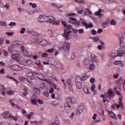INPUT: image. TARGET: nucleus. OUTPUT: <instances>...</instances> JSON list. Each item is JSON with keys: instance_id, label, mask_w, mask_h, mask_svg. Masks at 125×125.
Segmentation results:
<instances>
[{"instance_id": "nucleus-19", "label": "nucleus", "mask_w": 125, "mask_h": 125, "mask_svg": "<svg viewBox=\"0 0 125 125\" xmlns=\"http://www.w3.org/2000/svg\"><path fill=\"white\" fill-rule=\"evenodd\" d=\"M21 49L23 53L24 56H26L27 57H30V58H32V55H30L29 53H28V52L27 50H26V49H25V47L21 46Z\"/></svg>"}, {"instance_id": "nucleus-47", "label": "nucleus", "mask_w": 125, "mask_h": 125, "mask_svg": "<svg viewBox=\"0 0 125 125\" xmlns=\"http://www.w3.org/2000/svg\"><path fill=\"white\" fill-rule=\"evenodd\" d=\"M6 93L9 95H11V94H13V93H14V91L13 90H9L6 91Z\"/></svg>"}, {"instance_id": "nucleus-18", "label": "nucleus", "mask_w": 125, "mask_h": 125, "mask_svg": "<svg viewBox=\"0 0 125 125\" xmlns=\"http://www.w3.org/2000/svg\"><path fill=\"white\" fill-rule=\"evenodd\" d=\"M89 78H90V74L87 73H84L82 77L80 76V81H86Z\"/></svg>"}, {"instance_id": "nucleus-3", "label": "nucleus", "mask_w": 125, "mask_h": 125, "mask_svg": "<svg viewBox=\"0 0 125 125\" xmlns=\"http://www.w3.org/2000/svg\"><path fill=\"white\" fill-rule=\"evenodd\" d=\"M113 90L114 92H113L112 89H110L108 90L107 93H105L104 94H104H102L101 95V97L102 98H104V103H105L106 101H109L110 100H111V98H113V97H114V93H116L118 95H121V92L117 90L116 88H114Z\"/></svg>"}, {"instance_id": "nucleus-43", "label": "nucleus", "mask_w": 125, "mask_h": 125, "mask_svg": "<svg viewBox=\"0 0 125 125\" xmlns=\"http://www.w3.org/2000/svg\"><path fill=\"white\" fill-rule=\"evenodd\" d=\"M13 46H14V45H12L9 47L8 51H9V52H10V53H11V52H12V51H13V48H14Z\"/></svg>"}, {"instance_id": "nucleus-23", "label": "nucleus", "mask_w": 125, "mask_h": 125, "mask_svg": "<svg viewBox=\"0 0 125 125\" xmlns=\"http://www.w3.org/2000/svg\"><path fill=\"white\" fill-rule=\"evenodd\" d=\"M21 64L24 66H30L32 64V61L30 59L24 60L22 62Z\"/></svg>"}, {"instance_id": "nucleus-61", "label": "nucleus", "mask_w": 125, "mask_h": 125, "mask_svg": "<svg viewBox=\"0 0 125 125\" xmlns=\"http://www.w3.org/2000/svg\"><path fill=\"white\" fill-rule=\"evenodd\" d=\"M32 35L33 36H36V37H38V36H39V33H38L37 32L33 30Z\"/></svg>"}, {"instance_id": "nucleus-4", "label": "nucleus", "mask_w": 125, "mask_h": 125, "mask_svg": "<svg viewBox=\"0 0 125 125\" xmlns=\"http://www.w3.org/2000/svg\"><path fill=\"white\" fill-rule=\"evenodd\" d=\"M66 101L67 103L64 104V109L66 113H69V111L71 110V106H70L69 103H70L71 104H75L76 102L75 101V99H72V98H67L66 99Z\"/></svg>"}, {"instance_id": "nucleus-14", "label": "nucleus", "mask_w": 125, "mask_h": 125, "mask_svg": "<svg viewBox=\"0 0 125 125\" xmlns=\"http://www.w3.org/2000/svg\"><path fill=\"white\" fill-rule=\"evenodd\" d=\"M98 65V63H95L94 62H92L89 64V66L86 69H88L90 71H94L96 69V65Z\"/></svg>"}, {"instance_id": "nucleus-24", "label": "nucleus", "mask_w": 125, "mask_h": 125, "mask_svg": "<svg viewBox=\"0 0 125 125\" xmlns=\"http://www.w3.org/2000/svg\"><path fill=\"white\" fill-rule=\"evenodd\" d=\"M66 83H67L68 85V88L69 89L70 91H73V87H72V83H71V80L70 79H67L66 81Z\"/></svg>"}, {"instance_id": "nucleus-11", "label": "nucleus", "mask_w": 125, "mask_h": 125, "mask_svg": "<svg viewBox=\"0 0 125 125\" xmlns=\"http://www.w3.org/2000/svg\"><path fill=\"white\" fill-rule=\"evenodd\" d=\"M69 22L70 23H72V24H74V25H77V26H80L81 24L80 21L77 20L76 18H74L73 17L69 18Z\"/></svg>"}, {"instance_id": "nucleus-30", "label": "nucleus", "mask_w": 125, "mask_h": 125, "mask_svg": "<svg viewBox=\"0 0 125 125\" xmlns=\"http://www.w3.org/2000/svg\"><path fill=\"white\" fill-rule=\"evenodd\" d=\"M83 90L84 93H86V94H90V92L88 90V88H87V87L86 86H84L83 87Z\"/></svg>"}, {"instance_id": "nucleus-53", "label": "nucleus", "mask_w": 125, "mask_h": 125, "mask_svg": "<svg viewBox=\"0 0 125 125\" xmlns=\"http://www.w3.org/2000/svg\"><path fill=\"white\" fill-rule=\"evenodd\" d=\"M84 32V29H83V28L78 29L79 34H83Z\"/></svg>"}, {"instance_id": "nucleus-15", "label": "nucleus", "mask_w": 125, "mask_h": 125, "mask_svg": "<svg viewBox=\"0 0 125 125\" xmlns=\"http://www.w3.org/2000/svg\"><path fill=\"white\" fill-rule=\"evenodd\" d=\"M91 57V62L92 63H95V64H98V60L96 59V57H97V56H96L94 54H92L90 55Z\"/></svg>"}, {"instance_id": "nucleus-5", "label": "nucleus", "mask_w": 125, "mask_h": 125, "mask_svg": "<svg viewBox=\"0 0 125 125\" xmlns=\"http://www.w3.org/2000/svg\"><path fill=\"white\" fill-rule=\"evenodd\" d=\"M70 43L65 42L64 43L62 46H61V45L60 44L59 45L58 48L60 50H62V49H63L64 52L68 53V52H69V50H70Z\"/></svg>"}, {"instance_id": "nucleus-37", "label": "nucleus", "mask_w": 125, "mask_h": 125, "mask_svg": "<svg viewBox=\"0 0 125 125\" xmlns=\"http://www.w3.org/2000/svg\"><path fill=\"white\" fill-rule=\"evenodd\" d=\"M31 103L33 104L37 105V104H38V103H37V99H36V98H34V99H33L32 98L31 99Z\"/></svg>"}, {"instance_id": "nucleus-57", "label": "nucleus", "mask_w": 125, "mask_h": 125, "mask_svg": "<svg viewBox=\"0 0 125 125\" xmlns=\"http://www.w3.org/2000/svg\"><path fill=\"white\" fill-rule=\"evenodd\" d=\"M27 77L28 78H31L33 77V72H29L26 74Z\"/></svg>"}, {"instance_id": "nucleus-16", "label": "nucleus", "mask_w": 125, "mask_h": 125, "mask_svg": "<svg viewBox=\"0 0 125 125\" xmlns=\"http://www.w3.org/2000/svg\"><path fill=\"white\" fill-rule=\"evenodd\" d=\"M39 76H41L42 78H43L44 76L42 75H41L40 73H38L37 72H32V77L33 78H39L41 81H44L45 82H47V79L43 80V79H41L39 77Z\"/></svg>"}, {"instance_id": "nucleus-60", "label": "nucleus", "mask_w": 125, "mask_h": 125, "mask_svg": "<svg viewBox=\"0 0 125 125\" xmlns=\"http://www.w3.org/2000/svg\"><path fill=\"white\" fill-rule=\"evenodd\" d=\"M0 25H1V26H6V22L3 21H0Z\"/></svg>"}, {"instance_id": "nucleus-1", "label": "nucleus", "mask_w": 125, "mask_h": 125, "mask_svg": "<svg viewBox=\"0 0 125 125\" xmlns=\"http://www.w3.org/2000/svg\"><path fill=\"white\" fill-rule=\"evenodd\" d=\"M124 37H121L120 38V48L119 51H117V53H116L113 51H111L108 53V57L110 60H112V59H115V58L118 56L122 57L124 56V55H125V45H123L124 42Z\"/></svg>"}, {"instance_id": "nucleus-42", "label": "nucleus", "mask_w": 125, "mask_h": 125, "mask_svg": "<svg viewBox=\"0 0 125 125\" xmlns=\"http://www.w3.org/2000/svg\"><path fill=\"white\" fill-rule=\"evenodd\" d=\"M30 123L32 125H41V122L38 121H30Z\"/></svg>"}, {"instance_id": "nucleus-13", "label": "nucleus", "mask_w": 125, "mask_h": 125, "mask_svg": "<svg viewBox=\"0 0 125 125\" xmlns=\"http://www.w3.org/2000/svg\"><path fill=\"white\" fill-rule=\"evenodd\" d=\"M84 109V105L83 104H81L76 110L77 115H81L83 112Z\"/></svg>"}, {"instance_id": "nucleus-36", "label": "nucleus", "mask_w": 125, "mask_h": 125, "mask_svg": "<svg viewBox=\"0 0 125 125\" xmlns=\"http://www.w3.org/2000/svg\"><path fill=\"white\" fill-rule=\"evenodd\" d=\"M34 115V112H30L29 114H26L25 115V117L28 118V120H30L31 119V117H33Z\"/></svg>"}, {"instance_id": "nucleus-28", "label": "nucleus", "mask_w": 125, "mask_h": 125, "mask_svg": "<svg viewBox=\"0 0 125 125\" xmlns=\"http://www.w3.org/2000/svg\"><path fill=\"white\" fill-rule=\"evenodd\" d=\"M98 113L102 116V117H104V110L102 108H99L97 111Z\"/></svg>"}, {"instance_id": "nucleus-41", "label": "nucleus", "mask_w": 125, "mask_h": 125, "mask_svg": "<svg viewBox=\"0 0 125 125\" xmlns=\"http://www.w3.org/2000/svg\"><path fill=\"white\" fill-rule=\"evenodd\" d=\"M110 24L112 26H116V25H117V21L114 20H111L110 21Z\"/></svg>"}, {"instance_id": "nucleus-62", "label": "nucleus", "mask_w": 125, "mask_h": 125, "mask_svg": "<svg viewBox=\"0 0 125 125\" xmlns=\"http://www.w3.org/2000/svg\"><path fill=\"white\" fill-rule=\"evenodd\" d=\"M33 31H34V30H33L28 29V30L27 31V34H31V35H32Z\"/></svg>"}, {"instance_id": "nucleus-54", "label": "nucleus", "mask_w": 125, "mask_h": 125, "mask_svg": "<svg viewBox=\"0 0 125 125\" xmlns=\"http://www.w3.org/2000/svg\"><path fill=\"white\" fill-rule=\"evenodd\" d=\"M64 124H66V125H70L71 124V121L68 119H65L63 120Z\"/></svg>"}, {"instance_id": "nucleus-22", "label": "nucleus", "mask_w": 125, "mask_h": 125, "mask_svg": "<svg viewBox=\"0 0 125 125\" xmlns=\"http://www.w3.org/2000/svg\"><path fill=\"white\" fill-rule=\"evenodd\" d=\"M84 67L85 68V69L87 68V67H88L89 65L90 64V60L89 59L86 58L83 60V62Z\"/></svg>"}, {"instance_id": "nucleus-45", "label": "nucleus", "mask_w": 125, "mask_h": 125, "mask_svg": "<svg viewBox=\"0 0 125 125\" xmlns=\"http://www.w3.org/2000/svg\"><path fill=\"white\" fill-rule=\"evenodd\" d=\"M47 33L48 35H49V36H50V37H53V32L52 30H48Z\"/></svg>"}, {"instance_id": "nucleus-9", "label": "nucleus", "mask_w": 125, "mask_h": 125, "mask_svg": "<svg viewBox=\"0 0 125 125\" xmlns=\"http://www.w3.org/2000/svg\"><path fill=\"white\" fill-rule=\"evenodd\" d=\"M8 68L11 69V70H13V71H21L22 70V67L17 64L9 65Z\"/></svg>"}, {"instance_id": "nucleus-56", "label": "nucleus", "mask_w": 125, "mask_h": 125, "mask_svg": "<svg viewBox=\"0 0 125 125\" xmlns=\"http://www.w3.org/2000/svg\"><path fill=\"white\" fill-rule=\"evenodd\" d=\"M5 35H7L8 36H13V35H14V32H6L5 33Z\"/></svg>"}, {"instance_id": "nucleus-20", "label": "nucleus", "mask_w": 125, "mask_h": 125, "mask_svg": "<svg viewBox=\"0 0 125 125\" xmlns=\"http://www.w3.org/2000/svg\"><path fill=\"white\" fill-rule=\"evenodd\" d=\"M115 106H116L117 109H119V108H121L122 110H124V104H123V103L122 102V98H119V104H114Z\"/></svg>"}, {"instance_id": "nucleus-59", "label": "nucleus", "mask_w": 125, "mask_h": 125, "mask_svg": "<svg viewBox=\"0 0 125 125\" xmlns=\"http://www.w3.org/2000/svg\"><path fill=\"white\" fill-rule=\"evenodd\" d=\"M53 105H54V106H58V105H59V102L57 101H54L53 102Z\"/></svg>"}, {"instance_id": "nucleus-58", "label": "nucleus", "mask_w": 125, "mask_h": 125, "mask_svg": "<svg viewBox=\"0 0 125 125\" xmlns=\"http://www.w3.org/2000/svg\"><path fill=\"white\" fill-rule=\"evenodd\" d=\"M52 5L54 7H56L57 8H58V9H59V6H58V5L56 4L55 3H52Z\"/></svg>"}, {"instance_id": "nucleus-51", "label": "nucleus", "mask_w": 125, "mask_h": 125, "mask_svg": "<svg viewBox=\"0 0 125 125\" xmlns=\"http://www.w3.org/2000/svg\"><path fill=\"white\" fill-rule=\"evenodd\" d=\"M0 94H2V95H5V91L3 90V87H2V89L0 90Z\"/></svg>"}, {"instance_id": "nucleus-35", "label": "nucleus", "mask_w": 125, "mask_h": 125, "mask_svg": "<svg viewBox=\"0 0 125 125\" xmlns=\"http://www.w3.org/2000/svg\"><path fill=\"white\" fill-rule=\"evenodd\" d=\"M39 42H40V44H41V45H42L43 44H44V45H46V41L45 40H42V39H40Z\"/></svg>"}, {"instance_id": "nucleus-33", "label": "nucleus", "mask_w": 125, "mask_h": 125, "mask_svg": "<svg viewBox=\"0 0 125 125\" xmlns=\"http://www.w3.org/2000/svg\"><path fill=\"white\" fill-rule=\"evenodd\" d=\"M8 114H9V111H6L4 113H2L1 115H4L3 119H8Z\"/></svg>"}, {"instance_id": "nucleus-31", "label": "nucleus", "mask_w": 125, "mask_h": 125, "mask_svg": "<svg viewBox=\"0 0 125 125\" xmlns=\"http://www.w3.org/2000/svg\"><path fill=\"white\" fill-rule=\"evenodd\" d=\"M9 118L10 119H13V120H14V121H15V122H17V121H18V117H14V116H13L11 114L9 115Z\"/></svg>"}, {"instance_id": "nucleus-39", "label": "nucleus", "mask_w": 125, "mask_h": 125, "mask_svg": "<svg viewBox=\"0 0 125 125\" xmlns=\"http://www.w3.org/2000/svg\"><path fill=\"white\" fill-rule=\"evenodd\" d=\"M90 38L92 39L93 42H98V41H99V39L98 38V37H90Z\"/></svg>"}, {"instance_id": "nucleus-29", "label": "nucleus", "mask_w": 125, "mask_h": 125, "mask_svg": "<svg viewBox=\"0 0 125 125\" xmlns=\"http://www.w3.org/2000/svg\"><path fill=\"white\" fill-rule=\"evenodd\" d=\"M35 65H37V66H38V67H39L40 69H43V66L42 65L41 61H37L35 63Z\"/></svg>"}, {"instance_id": "nucleus-2", "label": "nucleus", "mask_w": 125, "mask_h": 125, "mask_svg": "<svg viewBox=\"0 0 125 125\" xmlns=\"http://www.w3.org/2000/svg\"><path fill=\"white\" fill-rule=\"evenodd\" d=\"M38 22L40 23H50L53 25H59V21H56L55 18L51 16L40 15L38 18Z\"/></svg>"}, {"instance_id": "nucleus-63", "label": "nucleus", "mask_w": 125, "mask_h": 125, "mask_svg": "<svg viewBox=\"0 0 125 125\" xmlns=\"http://www.w3.org/2000/svg\"><path fill=\"white\" fill-rule=\"evenodd\" d=\"M119 73H116L114 75L113 78L114 79H118V78H119Z\"/></svg>"}, {"instance_id": "nucleus-10", "label": "nucleus", "mask_w": 125, "mask_h": 125, "mask_svg": "<svg viewBox=\"0 0 125 125\" xmlns=\"http://www.w3.org/2000/svg\"><path fill=\"white\" fill-rule=\"evenodd\" d=\"M81 80V76H78L76 78V83L77 88L81 89L82 88V81Z\"/></svg>"}, {"instance_id": "nucleus-38", "label": "nucleus", "mask_w": 125, "mask_h": 125, "mask_svg": "<svg viewBox=\"0 0 125 125\" xmlns=\"http://www.w3.org/2000/svg\"><path fill=\"white\" fill-rule=\"evenodd\" d=\"M95 82H96L95 78H94V77H91L90 79V83L92 84H94V83H95Z\"/></svg>"}, {"instance_id": "nucleus-27", "label": "nucleus", "mask_w": 125, "mask_h": 125, "mask_svg": "<svg viewBox=\"0 0 125 125\" xmlns=\"http://www.w3.org/2000/svg\"><path fill=\"white\" fill-rule=\"evenodd\" d=\"M95 88H96V85L95 84H92L91 85V90L93 92L94 94H96Z\"/></svg>"}, {"instance_id": "nucleus-49", "label": "nucleus", "mask_w": 125, "mask_h": 125, "mask_svg": "<svg viewBox=\"0 0 125 125\" xmlns=\"http://www.w3.org/2000/svg\"><path fill=\"white\" fill-rule=\"evenodd\" d=\"M65 28L67 29L65 30H67L68 31H69V30H72V29H73V27L70 24H67Z\"/></svg>"}, {"instance_id": "nucleus-44", "label": "nucleus", "mask_w": 125, "mask_h": 125, "mask_svg": "<svg viewBox=\"0 0 125 125\" xmlns=\"http://www.w3.org/2000/svg\"><path fill=\"white\" fill-rule=\"evenodd\" d=\"M3 7L4 8H6V9H9V7H10V4L6 3V4L3 5Z\"/></svg>"}, {"instance_id": "nucleus-7", "label": "nucleus", "mask_w": 125, "mask_h": 125, "mask_svg": "<svg viewBox=\"0 0 125 125\" xmlns=\"http://www.w3.org/2000/svg\"><path fill=\"white\" fill-rule=\"evenodd\" d=\"M113 64L114 66H118L121 68L125 67V62L122 60H115L113 62Z\"/></svg>"}, {"instance_id": "nucleus-48", "label": "nucleus", "mask_w": 125, "mask_h": 125, "mask_svg": "<svg viewBox=\"0 0 125 125\" xmlns=\"http://www.w3.org/2000/svg\"><path fill=\"white\" fill-rule=\"evenodd\" d=\"M8 26H9L10 27H13V26H16V22L11 21L9 23Z\"/></svg>"}, {"instance_id": "nucleus-40", "label": "nucleus", "mask_w": 125, "mask_h": 125, "mask_svg": "<svg viewBox=\"0 0 125 125\" xmlns=\"http://www.w3.org/2000/svg\"><path fill=\"white\" fill-rule=\"evenodd\" d=\"M34 90L37 94H40L41 93V91H40V88H34Z\"/></svg>"}, {"instance_id": "nucleus-50", "label": "nucleus", "mask_w": 125, "mask_h": 125, "mask_svg": "<svg viewBox=\"0 0 125 125\" xmlns=\"http://www.w3.org/2000/svg\"><path fill=\"white\" fill-rule=\"evenodd\" d=\"M29 5H31L32 8H36L37 7V4L36 3H33L32 2H30Z\"/></svg>"}, {"instance_id": "nucleus-46", "label": "nucleus", "mask_w": 125, "mask_h": 125, "mask_svg": "<svg viewBox=\"0 0 125 125\" xmlns=\"http://www.w3.org/2000/svg\"><path fill=\"white\" fill-rule=\"evenodd\" d=\"M9 102L12 107H13V108H14L15 106H16V104H14V101H13V100H9Z\"/></svg>"}, {"instance_id": "nucleus-32", "label": "nucleus", "mask_w": 125, "mask_h": 125, "mask_svg": "<svg viewBox=\"0 0 125 125\" xmlns=\"http://www.w3.org/2000/svg\"><path fill=\"white\" fill-rule=\"evenodd\" d=\"M108 26H109V21H106L103 22V27L104 29H106Z\"/></svg>"}, {"instance_id": "nucleus-64", "label": "nucleus", "mask_w": 125, "mask_h": 125, "mask_svg": "<svg viewBox=\"0 0 125 125\" xmlns=\"http://www.w3.org/2000/svg\"><path fill=\"white\" fill-rule=\"evenodd\" d=\"M43 94L45 96H46V97H48V96H49V93L48 92H44Z\"/></svg>"}, {"instance_id": "nucleus-21", "label": "nucleus", "mask_w": 125, "mask_h": 125, "mask_svg": "<svg viewBox=\"0 0 125 125\" xmlns=\"http://www.w3.org/2000/svg\"><path fill=\"white\" fill-rule=\"evenodd\" d=\"M84 15L85 16H88V17H90L91 15H93L92 12L89 10L88 8L85 9V11L84 12Z\"/></svg>"}, {"instance_id": "nucleus-55", "label": "nucleus", "mask_w": 125, "mask_h": 125, "mask_svg": "<svg viewBox=\"0 0 125 125\" xmlns=\"http://www.w3.org/2000/svg\"><path fill=\"white\" fill-rule=\"evenodd\" d=\"M54 51V48H51V49H48L47 50V52H49V53H52Z\"/></svg>"}, {"instance_id": "nucleus-52", "label": "nucleus", "mask_w": 125, "mask_h": 125, "mask_svg": "<svg viewBox=\"0 0 125 125\" xmlns=\"http://www.w3.org/2000/svg\"><path fill=\"white\" fill-rule=\"evenodd\" d=\"M26 31V28H22L20 31V34H25V32Z\"/></svg>"}, {"instance_id": "nucleus-8", "label": "nucleus", "mask_w": 125, "mask_h": 125, "mask_svg": "<svg viewBox=\"0 0 125 125\" xmlns=\"http://www.w3.org/2000/svg\"><path fill=\"white\" fill-rule=\"evenodd\" d=\"M63 37L65 39H69L70 38H74V35H73V32L72 31L68 30H65Z\"/></svg>"}, {"instance_id": "nucleus-17", "label": "nucleus", "mask_w": 125, "mask_h": 125, "mask_svg": "<svg viewBox=\"0 0 125 125\" xmlns=\"http://www.w3.org/2000/svg\"><path fill=\"white\" fill-rule=\"evenodd\" d=\"M11 53L12 54V58L13 59H17V58H19V57H20L19 52L17 51H13Z\"/></svg>"}, {"instance_id": "nucleus-6", "label": "nucleus", "mask_w": 125, "mask_h": 125, "mask_svg": "<svg viewBox=\"0 0 125 125\" xmlns=\"http://www.w3.org/2000/svg\"><path fill=\"white\" fill-rule=\"evenodd\" d=\"M19 79L21 83H25V81H27L30 84H34L35 83H37V80L35 79H31V81H29V80L26 79L22 76L20 77Z\"/></svg>"}, {"instance_id": "nucleus-34", "label": "nucleus", "mask_w": 125, "mask_h": 125, "mask_svg": "<svg viewBox=\"0 0 125 125\" xmlns=\"http://www.w3.org/2000/svg\"><path fill=\"white\" fill-rule=\"evenodd\" d=\"M55 125H60V122L59 121V119H58V117H56L55 118Z\"/></svg>"}, {"instance_id": "nucleus-12", "label": "nucleus", "mask_w": 125, "mask_h": 125, "mask_svg": "<svg viewBox=\"0 0 125 125\" xmlns=\"http://www.w3.org/2000/svg\"><path fill=\"white\" fill-rule=\"evenodd\" d=\"M81 21L82 23L83 24L84 26L86 27V29H89V28H93V27H94V25L92 23L87 24V22L83 19H81Z\"/></svg>"}, {"instance_id": "nucleus-25", "label": "nucleus", "mask_w": 125, "mask_h": 125, "mask_svg": "<svg viewBox=\"0 0 125 125\" xmlns=\"http://www.w3.org/2000/svg\"><path fill=\"white\" fill-rule=\"evenodd\" d=\"M107 112L110 118H112V119H117V116H116V114H115L113 111L107 110Z\"/></svg>"}, {"instance_id": "nucleus-26", "label": "nucleus", "mask_w": 125, "mask_h": 125, "mask_svg": "<svg viewBox=\"0 0 125 125\" xmlns=\"http://www.w3.org/2000/svg\"><path fill=\"white\" fill-rule=\"evenodd\" d=\"M102 12V10L101 9L99 10L97 12H95V15H97V16H99V17H102L103 14L101 13Z\"/></svg>"}]
</instances>
